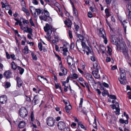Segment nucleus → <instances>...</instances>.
Segmentation results:
<instances>
[{"label": "nucleus", "mask_w": 131, "mask_h": 131, "mask_svg": "<svg viewBox=\"0 0 131 131\" xmlns=\"http://www.w3.org/2000/svg\"><path fill=\"white\" fill-rule=\"evenodd\" d=\"M122 25L123 26V29L124 32L126 33V29L127 25L128 24V23L126 20H123L122 22Z\"/></svg>", "instance_id": "nucleus-12"}, {"label": "nucleus", "mask_w": 131, "mask_h": 131, "mask_svg": "<svg viewBox=\"0 0 131 131\" xmlns=\"http://www.w3.org/2000/svg\"><path fill=\"white\" fill-rule=\"evenodd\" d=\"M85 75L86 76L85 77L86 79H88L89 83L90 81L89 79V78H90L91 80L93 82H94L95 84H97V83L95 82L91 74L89 73H87Z\"/></svg>", "instance_id": "nucleus-6"}, {"label": "nucleus", "mask_w": 131, "mask_h": 131, "mask_svg": "<svg viewBox=\"0 0 131 131\" xmlns=\"http://www.w3.org/2000/svg\"><path fill=\"white\" fill-rule=\"evenodd\" d=\"M76 125V124L75 123H72L71 125V126L72 128H73L75 127Z\"/></svg>", "instance_id": "nucleus-63"}, {"label": "nucleus", "mask_w": 131, "mask_h": 131, "mask_svg": "<svg viewBox=\"0 0 131 131\" xmlns=\"http://www.w3.org/2000/svg\"><path fill=\"white\" fill-rule=\"evenodd\" d=\"M38 79L41 82V81H43L45 83H48L47 79L46 78H44L43 77L39 76H38Z\"/></svg>", "instance_id": "nucleus-16"}, {"label": "nucleus", "mask_w": 131, "mask_h": 131, "mask_svg": "<svg viewBox=\"0 0 131 131\" xmlns=\"http://www.w3.org/2000/svg\"><path fill=\"white\" fill-rule=\"evenodd\" d=\"M11 67L13 69L15 70L17 68V67L14 62H12L11 63Z\"/></svg>", "instance_id": "nucleus-27"}, {"label": "nucleus", "mask_w": 131, "mask_h": 131, "mask_svg": "<svg viewBox=\"0 0 131 131\" xmlns=\"http://www.w3.org/2000/svg\"><path fill=\"white\" fill-rule=\"evenodd\" d=\"M100 48L101 49L102 51L105 50V47L103 46H101L100 47Z\"/></svg>", "instance_id": "nucleus-52"}, {"label": "nucleus", "mask_w": 131, "mask_h": 131, "mask_svg": "<svg viewBox=\"0 0 131 131\" xmlns=\"http://www.w3.org/2000/svg\"><path fill=\"white\" fill-rule=\"evenodd\" d=\"M23 52L24 53V54H26L28 53V47L27 46H26L23 50Z\"/></svg>", "instance_id": "nucleus-22"}, {"label": "nucleus", "mask_w": 131, "mask_h": 131, "mask_svg": "<svg viewBox=\"0 0 131 131\" xmlns=\"http://www.w3.org/2000/svg\"><path fill=\"white\" fill-rule=\"evenodd\" d=\"M117 68V67L116 66H114L112 67L111 69L112 70H113L116 69Z\"/></svg>", "instance_id": "nucleus-53"}, {"label": "nucleus", "mask_w": 131, "mask_h": 131, "mask_svg": "<svg viewBox=\"0 0 131 131\" xmlns=\"http://www.w3.org/2000/svg\"><path fill=\"white\" fill-rule=\"evenodd\" d=\"M25 126V123L23 121H20L19 123L18 126L20 128H23Z\"/></svg>", "instance_id": "nucleus-18"}, {"label": "nucleus", "mask_w": 131, "mask_h": 131, "mask_svg": "<svg viewBox=\"0 0 131 131\" xmlns=\"http://www.w3.org/2000/svg\"><path fill=\"white\" fill-rule=\"evenodd\" d=\"M7 100V97L6 95H3L0 97V102L1 104L5 103Z\"/></svg>", "instance_id": "nucleus-8"}, {"label": "nucleus", "mask_w": 131, "mask_h": 131, "mask_svg": "<svg viewBox=\"0 0 131 131\" xmlns=\"http://www.w3.org/2000/svg\"><path fill=\"white\" fill-rule=\"evenodd\" d=\"M55 88L56 89L59 88L61 92H62V90H61V87L59 83H56L55 84Z\"/></svg>", "instance_id": "nucleus-24"}, {"label": "nucleus", "mask_w": 131, "mask_h": 131, "mask_svg": "<svg viewBox=\"0 0 131 131\" xmlns=\"http://www.w3.org/2000/svg\"><path fill=\"white\" fill-rule=\"evenodd\" d=\"M6 57L7 59H9L10 58V57L9 54H8L7 52H6Z\"/></svg>", "instance_id": "nucleus-49"}, {"label": "nucleus", "mask_w": 131, "mask_h": 131, "mask_svg": "<svg viewBox=\"0 0 131 131\" xmlns=\"http://www.w3.org/2000/svg\"><path fill=\"white\" fill-rule=\"evenodd\" d=\"M131 8V0H130L129 1L128 7V8Z\"/></svg>", "instance_id": "nucleus-62"}, {"label": "nucleus", "mask_w": 131, "mask_h": 131, "mask_svg": "<svg viewBox=\"0 0 131 131\" xmlns=\"http://www.w3.org/2000/svg\"><path fill=\"white\" fill-rule=\"evenodd\" d=\"M71 77L73 79H76L78 78V76L77 74L74 73L71 75Z\"/></svg>", "instance_id": "nucleus-25"}, {"label": "nucleus", "mask_w": 131, "mask_h": 131, "mask_svg": "<svg viewBox=\"0 0 131 131\" xmlns=\"http://www.w3.org/2000/svg\"><path fill=\"white\" fill-rule=\"evenodd\" d=\"M73 59L71 57L68 56L67 57V61L68 64L70 66L71 64V63H73Z\"/></svg>", "instance_id": "nucleus-11"}, {"label": "nucleus", "mask_w": 131, "mask_h": 131, "mask_svg": "<svg viewBox=\"0 0 131 131\" xmlns=\"http://www.w3.org/2000/svg\"><path fill=\"white\" fill-rule=\"evenodd\" d=\"M107 91H106L104 90L102 92V95L103 96H105L107 95Z\"/></svg>", "instance_id": "nucleus-39"}, {"label": "nucleus", "mask_w": 131, "mask_h": 131, "mask_svg": "<svg viewBox=\"0 0 131 131\" xmlns=\"http://www.w3.org/2000/svg\"><path fill=\"white\" fill-rule=\"evenodd\" d=\"M23 23L24 24H27L29 23V22L28 20H23Z\"/></svg>", "instance_id": "nucleus-46"}, {"label": "nucleus", "mask_w": 131, "mask_h": 131, "mask_svg": "<svg viewBox=\"0 0 131 131\" xmlns=\"http://www.w3.org/2000/svg\"><path fill=\"white\" fill-rule=\"evenodd\" d=\"M111 41L114 45L116 46L118 49H119L122 52L125 56L126 58H128V49L124 42L119 43L118 40L117 38L115 37V36L112 35L111 36Z\"/></svg>", "instance_id": "nucleus-1"}, {"label": "nucleus", "mask_w": 131, "mask_h": 131, "mask_svg": "<svg viewBox=\"0 0 131 131\" xmlns=\"http://www.w3.org/2000/svg\"><path fill=\"white\" fill-rule=\"evenodd\" d=\"M97 64L96 63H95L93 64V67L94 69L96 68L97 67Z\"/></svg>", "instance_id": "nucleus-59"}, {"label": "nucleus", "mask_w": 131, "mask_h": 131, "mask_svg": "<svg viewBox=\"0 0 131 131\" xmlns=\"http://www.w3.org/2000/svg\"><path fill=\"white\" fill-rule=\"evenodd\" d=\"M36 96H35L33 98L32 102L34 103V105H35L37 104L39 102V100L36 98Z\"/></svg>", "instance_id": "nucleus-20"}, {"label": "nucleus", "mask_w": 131, "mask_h": 131, "mask_svg": "<svg viewBox=\"0 0 131 131\" xmlns=\"http://www.w3.org/2000/svg\"><path fill=\"white\" fill-rule=\"evenodd\" d=\"M69 36L70 38L71 39H72V33L71 31L70 30H69Z\"/></svg>", "instance_id": "nucleus-42"}, {"label": "nucleus", "mask_w": 131, "mask_h": 131, "mask_svg": "<svg viewBox=\"0 0 131 131\" xmlns=\"http://www.w3.org/2000/svg\"><path fill=\"white\" fill-rule=\"evenodd\" d=\"M22 10L23 12L25 13L27 16H29L30 15V13L28 10L25 7H23L22 8Z\"/></svg>", "instance_id": "nucleus-19"}, {"label": "nucleus", "mask_w": 131, "mask_h": 131, "mask_svg": "<svg viewBox=\"0 0 131 131\" xmlns=\"http://www.w3.org/2000/svg\"><path fill=\"white\" fill-rule=\"evenodd\" d=\"M27 29V32L29 33L31 35H32V29L27 27H26Z\"/></svg>", "instance_id": "nucleus-26"}, {"label": "nucleus", "mask_w": 131, "mask_h": 131, "mask_svg": "<svg viewBox=\"0 0 131 131\" xmlns=\"http://www.w3.org/2000/svg\"><path fill=\"white\" fill-rule=\"evenodd\" d=\"M58 40H53L52 41V42L55 45H56L57 42H58Z\"/></svg>", "instance_id": "nucleus-50"}, {"label": "nucleus", "mask_w": 131, "mask_h": 131, "mask_svg": "<svg viewBox=\"0 0 131 131\" xmlns=\"http://www.w3.org/2000/svg\"><path fill=\"white\" fill-rule=\"evenodd\" d=\"M107 47L108 48L107 53L110 56H111L112 54L111 52L112 51V49L108 46H107Z\"/></svg>", "instance_id": "nucleus-34"}, {"label": "nucleus", "mask_w": 131, "mask_h": 131, "mask_svg": "<svg viewBox=\"0 0 131 131\" xmlns=\"http://www.w3.org/2000/svg\"><path fill=\"white\" fill-rule=\"evenodd\" d=\"M108 96L110 97V98L112 99H116V96L113 95H109V94H108Z\"/></svg>", "instance_id": "nucleus-33"}, {"label": "nucleus", "mask_w": 131, "mask_h": 131, "mask_svg": "<svg viewBox=\"0 0 131 131\" xmlns=\"http://www.w3.org/2000/svg\"><path fill=\"white\" fill-rule=\"evenodd\" d=\"M18 70L19 71V73L20 74H22L24 71V69L21 68L20 67L18 66Z\"/></svg>", "instance_id": "nucleus-28"}, {"label": "nucleus", "mask_w": 131, "mask_h": 131, "mask_svg": "<svg viewBox=\"0 0 131 131\" xmlns=\"http://www.w3.org/2000/svg\"><path fill=\"white\" fill-rule=\"evenodd\" d=\"M99 34L100 36L103 38L104 39V43L106 44L107 42V40L106 37L105 33L103 28H100V29Z\"/></svg>", "instance_id": "nucleus-4"}, {"label": "nucleus", "mask_w": 131, "mask_h": 131, "mask_svg": "<svg viewBox=\"0 0 131 131\" xmlns=\"http://www.w3.org/2000/svg\"><path fill=\"white\" fill-rule=\"evenodd\" d=\"M61 69L62 70V72L64 73V75H66L67 73V69L64 68L63 67L62 65L61 67Z\"/></svg>", "instance_id": "nucleus-23"}, {"label": "nucleus", "mask_w": 131, "mask_h": 131, "mask_svg": "<svg viewBox=\"0 0 131 131\" xmlns=\"http://www.w3.org/2000/svg\"><path fill=\"white\" fill-rule=\"evenodd\" d=\"M35 11L37 13L38 15L41 13L43 14L44 13V15H41L39 16V18L41 20L51 23L52 21V19L50 16V14L49 12L45 8L44 10H41L40 9H36Z\"/></svg>", "instance_id": "nucleus-2"}, {"label": "nucleus", "mask_w": 131, "mask_h": 131, "mask_svg": "<svg viewBox=\"0 0 131 131\" xmlns=\"http://www.w3.org/2000/svg\"><path fill=\"white\" fill-rule=\"evenodd\" d=\"M10 84L9 82H6L5 83V87L6 88H9L10 86Z\"/></svg>", "instance_id": "nucleus-35"}, {"label": "nucleus", "mask_w": 131, "mask_h": 131, "mask_svg": "<svg viewBox=\"0 0 131 131\" xmlns=\"http://www.w3.org/2000/svg\"><path fill=\"white\" fill-rule=\"evenodd\" d=\"M66 126V124L63 121H60L58 122L57 124V126L58 128L60 130H62L64 129Z\"/></svg>", "instance_id": "nucleus-7"}, {"label": "nucleus", "mask_w": 131, "mask_h": 131, "mask_svg": "<svg viewBox=\"0 0 131 131\" xmlns=\"http://www.w3.org/2000/svg\"><path fill=\"white\" fill-rule=\"evenodd\" d=\"M63 131H70L69 128L68 127L65 128L64 129Z\"/></svg>", "instance_id": "nucleus-64"}, {"label": "nucleus", "mask_w": 131, "mask_h": 131, "mask_svg": "<svg viewBox=\"0 0 131 131\" xmlns=\"http://www.w3.org/2000/svg\"><path fill=\"white\" fill-rule=\"evenodd\" d=\"M52 32V30H50L47 31V35H50L51 34Z\"/></svg>", "instance_id": "nucleus-54"}, {"label": "nucleus", "mask_w": 131, "mask_h": 131, "mask_svg": "<svg viewBox=\"0 0 131 131\" xmlns=\"http://www.w3.org/2000/svg\"><path fill=\"white\" fill-rule=\"evenodd\" d=\"M29 22L31 26L34 27H35V24L34 23L31 19H29Z\"/></svg>", "instance_id": "nucleus-38"}, {"label": "nucleus", "mask_w": 131, "mask_h": 131, "mask_svg": "<svg viewBox=\"0 0 131 131\" xmlns=\"http://www.w3.org/2000/svg\"><path fill=\"white\" fill-rule=\"evenodd\" d=\"M66 111L68 113H70V111L72 109V107L70 104H69L68 106L66 105L65 108Z\"/></svg>", "instance_id": "nucleus-17"}, {"label": "nucleus", "mask_w": 131, "mask_h": 131, "mask_svg": "<svg viewBox=\"0 0 131 131\" xmlns=\"http://www.w3.org/2000/svg\"><path fill=\"white\" fill-rule=\"evenodd\" d=\"M84 84H85V86H86V88L88 89V90L89 91H90L89 87L88 85V84L87 83H86V82H85L84 83Z\"/></svg>", "instance_id": "nucleus-45"}, {"label": "nucleus", "mask_w": 131, "mask_h": 131, "mask_svg": "<svg viewBox=\"0 0 131 131\" xmlns=\"http://www.w3.org/2000/svg\"><path fill=\"white\" fill-rule=\"evenodd\" d=\"M91 60L93 61H94L95 60V58L94 57H91Z\"/></svg>", "instance_id": "nucleus-61"}, {"label": "nucleus", "mask_w": 131, "mask_h": 131, "mask_svg": "<svg viewBox=\"0 0 131 131\" xmlns=\"http://www.w3.org/2000/svg\"><path fill=\"white\" fill-rule=\"evenodd\" d=\"M118 79L121 84L123 85L126 84V77H120Z\"/></svg>", "instance_id": "nucleus-9"}, {"label": "nucleus", "mask_w": 131, "mask_h": 131, "mask_svg": "<svg viewBox=\"0 0 131 131\" xmlns=\"http://www.w3.org/2000/svg\"><path fill=\"white\" fill-rule=\"evenodd\" d=\"M93 126L96 129H97V126L96 122V123H95V122H94V123L93 124Z\"/></svg>", "instance_id": "nucleus-57"}, {"label": "nucleus", "mask_w": 131, "mask_h": 131, "mask_svg": "<svg viewBox=\"0 0 131 131\" xmlns=\"http://www.w3.org/2000/svg\"><path fill=\"white\" fill-rule=\"evenodd\" d=\"M124 120L122 119H119V122L122 124H123L124 123Z\"/></svg>", "instance_id": "nucleus-60"}, {"label": "nucleus", "mask_w": 131, "mask_h": 131, "mask_svg": "<svg viewBox=\"0 0 131 131\" xmlns=\"http://www.w3.org/2000/svg\"><path fill=\"white\" fill-rule=\"evenodd\" d=\"M103 85L104 86H105V87L106 88H107L109 86L108 84H107L105 82H104L103 83Z\"/></svg>", "instance_id": "nucleus-44"}, {"label": "nucleus", "mask_w": 131, "mask_h": 131, "mask_svg": "<svg viewBox=\"0 0 131 131\" xmlns=\"http://www.w3.org/2000/svg\"><path fill=\"white\" fill-rule=\"evenodd\" d=\"M77 35L80 39L82 40L83 39V36H82V35H80L79 34H78Z\"/></svg>", "instance_id": "nucleus-41"}, {"label": "nucleus", "mask_w": 131, "mask_h": 131, "mask_svg": "<svg viewBox=\"0 0 131 131\" xmlns=\"http://www.w3.org/2000/svg\"><path fill=\"white\" fill-rule=\"evenodd\" d=\"M93 74L94 77L98 79L100 77V75L98 74L97 72H95V73H93Z\"/></svg>", "instance_id": "nucleus-32"}, {"label": "nucleus", "mask_w": 131, "mask_h": 131, "mask_svg": "<svg viewBox=\"0 0 131 131\" xmlns=\"http://www.w3.org/2000/svg\"><path fill=\"white\" fill-rule=\"evenodd\" d=\"M31 121H34V115L33 114V113L32 112L31 113Z\"/></svg>", "instance_id": "nucleus-43"}, {"label": "nucleus", "mask_w": 131, "mask_h": 131, "mask_svg": "<svg viewBox=\"0 0 131 131\" xmlns=\"http://www.w3.org/2000/svg\"><path fill=\"white\" fill-rule=\"evenodd\" d=\"M111 60V58L109 57H107L106 59V61L107 62H110Z\"/></svg>", "instance_id": "nucleus-58"}, {"label": "nucleus", "mask_w": 131, "mask_h": 131, "mask_svg": "<svg viewBox=\"0 0 131 131\" xmlns=\"http://www.w3.org/2000/svg\"><path fill=\"white\" fill-rule=\"evenodd\" d=\"M112 0H105V2L107 4H110L111 1Z\"/></svg>", "instance_id": "nucleus-55"}, {"label": "nucleus", "mask_w": 131, "mask_h": 131, "mask_svg": "<svg viewBox=\"0 0 131 131\" xmlns=\"http://www.w3.org/2000/svg\"><path fill=\"white\" fill-rule=\"evenodd\" d=\"M65 24L67 26L68 28H71V26L72 24L71 21L70 20H68V21L66 20L64 21Z\"/></svg>", "instance_id": "nucleus-13"}, {"label": "nucleus", "mask_w": 131, "mask_h": 131, "mask_svg": "<svg viewBox=\"0 0 131 131\" xmlns=\"http://www.w3.org/2000/svg\"><path fill=\"white\" fill-rule=\"evenodd\" d=\"M19 113L20 117L24 118L27 115L28 112L26 109L23 107L20 109Z\"/></svg>", "instance_id": "nucleus-5"}, {"label": "nucleus", "mask_w": 131, "mask_h": 131, "mask_svg": "<svg viewBox=\"0 0 131 131\" xmlns=\"http://www.w3.org/2000/svg\"><path fill=\"white\" fill-rule=\"evenodd\" d=\"M11 74L12 73L9 70H8L5 72L4 75L6 79H9L10 77Z\"/></svg>", "instance_id": "nucleus-10"}, {"label": "nucleus", "mask_w": 131, "mask_h": 131, "mask_svg": "<svg viewBox=\"0 0 131 131\" xmlns=\"http://www.w3.org/2000/svg\"><path fill=\"white\" fill-rule=\"evenodd\" d=\"M78 124L79 125H80L81 127L82 128H84V126L81 123V122H80V123H78Z\"/></svg>", "instance_id": "nucleus-48"}, {"label": "nucleus", "mask_w": 131, "mask_h": 131, "mask_svg": "<svg viewBox=\"0 0 131 131\" xmlns=\"http://www.w3.org/2000/svg\"><path fill=\"white\" fill-rule=\"evenodd\" d=\"M21 5L23 6H25V2L24 1V0H22L21 2Z\"/></svg>", "instance_id": "nucleus-47"}, {"label": "nucleus", "mask_w": 131, "mask_h": 131, "mask_svg": "<svg viewBox=\"0 0 131 131\" xmlns=\"http://www.w3.org/2000/svg\"><path fill=\"white\" fill-rule=\"evenodd\" d=\"M55 119L52 117H48L46 119V124L47 125L50 127H53L55 125Z\"/></svg>", "instance_id": "nucleus-3"}, {"label": "nucleus", "mask_w": 131, "mask_h": 131, "mask_svg": "<svg viewBox=\"0 0 131 131\" xmlns=\"http://www.w3.org/2000/svg\"><path fill=\"white\" fill-rule=\"evenodd\" d=\"M83 102V98H80V102L79 103V107H82V104Z\"/></svg>", "instance_id": "nucleus-37"}, {"label": "nucleus", "mask_w": 131, "mask_h": 131, "mask_svg": "<svg viewBox=\"0 0 131 131\" xmlns=\"http://www.w3.org/2000/svg\"><path fill=\"white\" fill-rule=\"evenodd\" d=\"M88 16L89 18H91L93 17L92 14L90 12H88Z\"/></svg>", "instance_id": "nucleus-40"}, {"label": "nucleus", "mask_w": 131, "mask_h": 131, "mask_svg": "<svg viewBox=\"0 0 131 131\" xmlns=\"http://www.w3.org/2000/svg\"><path fill=\"white\" fill-rule=\"evenodd\" d=\"M81 45L82 46V48L83 49V51L85 52V49L86 48V45L85 43L83 41H81Z\"/></svg>", "instance_id": "nucleus-31"}, {"label": "nucleus", "mask_w": 131, "mask_h": 131, "mask_svg": "<svg viewBox=\"0 0 131 131\" xmlns=\"http://www.w3.org/2000/svg\"><path fill=\"white\" fill-rule=\"evenodd\" d=\"M120 77H126L125 71L122 68H119Z\"/></svg>", "instance_id": "nucleus-15"}, {"label": "nucleus", "mask_w": 131, "mask_h": 131, "mask_svg": "<svg viewBox=\"0 0 131 131\" xmlns=\"http://www.w3.org/2000/svg\"><path fill=\"white\" fill-rule=\"evenodd\" d=\"M105 12L106 14V15L107 16H110L109 10L108 8H106L105 10Z\"/></svg>", "instance_id": "nucleus-36"}, {"label": "nucleus", "mask_w": 131, "mask_h": 131, "mask_svg": "<svg viewBox=\"0 0 131 131\" xmlns=\"http://www.w3.org/2000/svg\"><path fill=\"white\" fill-rule=\"evenodd\" d=\"M38 47L39 50L40 51H42V45L41 42H39L38 43Z\"/></svg>", "instance_id": "nucleus-29"}, {"label": "nucleus", "mask_w": 131, "mask_h": 131, "mask_svg": "<svg viewBox=\"0 0 131 131\" xmlns=\"http://www.w3.org/2000/svg\"><path fill=\"white\" fill-rule=\"evenodd\" d=\"M70 77H68L67 79L65 81H62V85L63 86H64V87L65 86H66V83H68L69 82V80H70Z\"/></svg>", "instance_id": "nucleus-21"}, {"label": "nucleus", "mask_w": 131, "mask_h": 131, "mask_svg": "<svg viewBox=\"0 0 131 131\" xmlns=\"http://www.w3.org/2000/svg\"><path fill=\"white\" fill-rule=\"evenodd\" d=\"M35 8L33 6H30V9L31 12H32V10L35 9Z\"/></svg>", "instance_id": "nucleus-51"}, {"label": "nucleus", "mask_w": 131, "mask_h": 131, "mask_svg": "<svg viewBox=\"0 0 131 131\" xmlns=\"http://www.w3.org/2000/svg\"><path fill=\"white\" fill-rule=\"evenodd\" d=\"M110 106H111V107L113 109H116V106L114 104L111 105H110Z\"/></svg>", "instance_id": "nucleus-56"}, {"label": "nucleus", "mask_w": 131, "mask_h": 131, "mask_svg": "<svg viewBox=\"0 0 131 131\" xmlns=\"http://www.w3.org/2000/svg\"><path fill=\"white\" fill-rule=\"evenodd\" d=\"M73 8V14L74 16H77L78 15V13L77 9L74 7Z\"/></svg>", "instance_id": "nucleus-30"}, {"label": "nucleus", "mask_w": 131, "mask_h": 131, "mask_svg": "<svg viewBox=\"0 0 131 131\" xmlns=\"http://www.w3.org/2000/svg\"><path fill=\"white\" fill-rule=\"evenodd\" d=\"M16 80L18 86V87H20L22 85L23 83L22 81L21 80L20 78L18 77H16Z\"/></svg>", "instance_id": "nucleus-14"}]
</instances>
